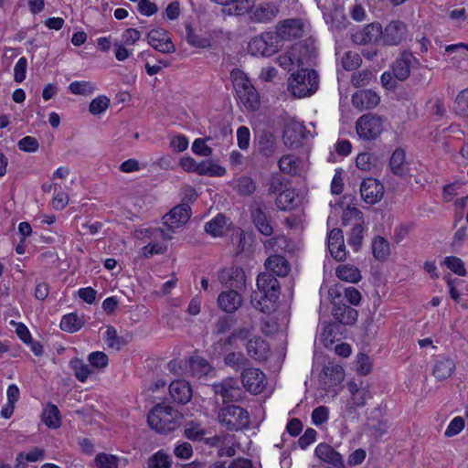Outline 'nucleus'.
Returning <instances> with one entry per match:
<instances>
[{
	"mask_svg": "<svg viewBox=\"0 0 468 468\" xmlns=\"http://www.w3.org/2000/svg\"><path fill=\"white\" fill-rule=\"evenodd\" d=\"M258 292L251 293V304L262 313L271 314L278 307L281 284L271 272H261L257 277Z\"/></svg>",
	"mask_w": 468,
	"mask_h": 468,
	"instance_id": "f257e3e1",
	"label": "nucleus"
},
{
	"mask_svg": "<svg viewBox=\"0 0 468 468\" xmlns=\"http://www.w3.org/2000/svg\"><path fill=\"white\" fill-rule=\"evenodd\" d=\"M183 415L169 405L157 404L148 413L149 426L158 433H167L180 425Z\"/></svg>",
	"mask_w": 468,
	"mask_h": 468,
	"instance_id": "f03ea898",
	"label": "nucleus"
},
{
	"mask_svg": "<svg viewBox=\"0 0 468 468\" xmlns=\"http://www.w3.org/2000/svg\"><path fill=\"white\" fill-rule=\"evenodd\" d=\"M319 86L318 74L312 69H301L292 74L289 90L293 97L303 98L314 94Z\"/></svg>",
	"mask_w": 468,
	"mask_h": 468,
	"instance_id": "7ed1b4c3",
	"label": "nucleus"
},
{
	"mask_svg": "<svg viewBox=\"0 0 468 468\" xmlns=\"http://www.w3.org/2000/svg\"><path fill=\"white\" fill-rule=\"evenodd\" d=\"M218 420L221 426L229 431H238L250 425L249 412L237 405H228L220 409Z\"/></svg>",
	"mask_w": 468,
	"mask_h": 468,
	"instance_id": "20e7f679",
	"label": "nucleus"
},
{
	"mask_svg": "<svg viewBox=\"0 0 468 468\" xmlns=\"http://www.w3.org/2000/svg\"><path fill=\"white\" fill-rule=\"evenodd\" d=\"M282 47L279 36L273 32H264L249 42V51L253 56L271 57Z\"/></svg>",
	"mask_w": 468,
	"mask_h": 468,
	"instance_id": "39448f33",
	"label": "nucleus"
},
{
	"mask_svg": "<svg viewBox=\"0 0 468 468\" xmlns=\"http://www.w3.org/2000/svg\"><path fill=\"white\" fill-rule=\"evenodd\" d=\"M234 87L239 101L250 110L256 111L260 107V96L250 80L242 73L234 77Z\"/></svg>",
	"mask_w": 468,
	"mask_h": 468,
	"instance_id": "423d86ee",
	"label": "nucleus"
},
{
	"mask_svg": "<svg viewBox=\"0 0 468 468\" xmlns=\"http://www.w3.org/2000/svg\"><path fill=\"white\" fill-rule=\"evenodd\" d=\"M357 135L364 140H375L383 131V119L372 113L363 114L356 122Z\"/></svg>",
	"mask_w": 468,
	"mask_h": 468,
	"instance_id": "0eeeda50",
	"label": "nucleus"
},
{
	"mask_svg": "<svg viewBox=\"0 0 468 468\" xmlns=\"http://www.w3.org/2000/svg\"><path fill=\"white\" fill-rule=\"evenodd\" d=\"M249 211L251 222L258 231L264 236H271L273 228L263 201H253L249 207Z\"/></svg>",
	"mask_w": 468,
	"mask_h": 468,
	"instance_id": "6e6552de",
	"label": "nucleus"
},
{
	"mask_svg": "<svg viewBox=\"0 0 468 468\" xmlns=\"http://www.w3.org/2000/svg\"><path fill=\"white\" fill-rule=\"evenodd\" d=\"M213 391L219 395L224 402L239 401L243 399L244 392L239 386L238 379L234 378H226L221 382L212 385Z\"/></svg>",
	"mask_w": 468,
	"mask_h": 468,
	"instance_id": "1a4fd4ad",
	"label": "nucleus"
},
{
	"mask_svg": "<svg viewBox=\"0 0 468 468\" xmlns=\"http://www.w3.org/2000/svg\"><path fill=\"white\" fill-rule=\"evenodd\" d=\"M243 388L251 394L258 395L263 391L266 386V377L259 368H244L240 375Z\"/></svg>",
	"mask_w": 468,
	"mask_h": 468,
	"instance_id": "9d476101",
	"label": "nucleus"
},
{
	"mask_svg": "<svg viewBox=\"0 0 468 468\" xmlns=\"http://www.w3.org/2000/svg\"><path fill=\"white\" fill-rule=\"evenodd\" d=\"M184 434L188 440L204 442L209 448L218 447L221 442L220 437L208 436L210 432L194 421H190L185 426Z\"/></svg>",
	"mask_w": 468,
	"mask_h": 468,
	"instance_id": "9b49d317",
	"label": "nucleus"
},
{
	"mask_svg": "<svg viewBox=\"0 0 468 468\" xmlns=\"http://www.w3.org/2000/svg\"><path fill=\"white\" fill-rule=\"evenodd\" d=\"M148 44L156 51L163 54L176 52V46L170 37L168 31L163 28L152 29L146 36Z\"/></svg>",
	"mask_w": 468,
	"mask_h": 468,
	"instance_id": "f8f14e48",
	"label": "nucleus"
},
{
	"mask_svg": "<svg viewBox=\"0 0 468 468\" xmlns=\"http://www.w3.org/2000/svg\"><path fill=\"white\" fill-rule=\"evenodd\" d=\"M304 33V24L300 18H289L281 21L276 27L275 34L279 40H292L300 38Z\"/></svg>",
	"mask_w": 468,
	"mask_h": 468,
	"instance_id": "ddd939ff",
	"label": "nucleus"
},
{
	"mask_svg": "<svg viewBox=\"0 0 468 468\" xmlns=\"http://www.w3.org/2000/svg\"><path fill=\"white\" fill-rule=\"evenodd\" d=\"M218 280L222 285L229 289L241 291L246 288V275L240 267L233 266L221 270Z\"/></svg>",
	"mask_w": 468,
	"mask_h": 468,
	"instance_id": "4468645a",
	"label": "nucleus"
},
{
	"mask_svg": "<svg viewBox=\"0 0 468 468\" xmlns=\"http://www.w3.org/2000/svg\"><path fill=\"white\" fill-rule=\"evenodd\" d=\"M360 194L366 203L374 205L383 197L384 186L375 178H366L360 185Z\"/></svg>",
	"mask_w": 468,
	"mask_h": 468,
	"instance_id": "2eb2a0df",
	"label": "nucleus"
},
{
	"mask_svg": "<svg viewBox=\"0 0 468 468\" xmlns=\"http://www.w3.org/2000/svg\"><path fill=\"white\" fill-rule=\"evenodd\" d=\"M190 217V206L186 203H181L164 217V224L170 229H176L186 224Z\"/></svg>",
	"mask_w": 468,
	"mask_h": 468,
	"instance_id": "dca6fc26",
	"label": "nucleus"
},
{
	"mask_svg": "<svg viewBox=\"0 0 468 468\" xmlns=\"http://www.w3.org/2000/svg\"><path fill=\"white\" fill-rule=\"evenodd\" d=\"M217 302L219 309L225 313L233 314L241 306L243 297L239 291L229 289L221 292L218 296Z\"/></svg>",
	"mask_w": 468,
	"mask_h": 468,
	"instance_id": "f3484780",
	"label": "nucleus"
},
{
	"mask_svg": "<svg viewBox=\"0 0 468 468\" xmlns=\"http://www.w3.org/2000/svg\"><path fill=\"white\" fill-rule=\"evenodd\" d=\"M407 26L399 20L391 21L382 30L381 37L386 45H399L406 37Z\"/></svg>",
	"mask_w": 468,
	"mask_h": 468,
	"instance_id": "a211bd4d",
	"label": "nucleus"
},
{
	"mask_svg": "<svg viewBox=\"0 0 468 468\" xmlns=\"http://www.w3.org/2000/svg\"><path fill=\"white\" fill-rule=\"evenodd\" d=\"M418 62L419 60L411 52L404 51L392 64V72L395 79L400 81L407 80L410 76V68L413 66V63Z\"/></svg>",
	"mask_w": 468,
	"mask_h": 468,
	"instance_id": "6ab92c4d",
	"label": "nucleus"
},
{
	"mask_svg": "<svg viewBox=\"0 0 468 468\" xmlns=\"http://www.w3.org/2000/svg\"><path fill=\"white\" fill-rule=\"evenodd\" d=\"M382 35V27L379 23H371L363 29L352 34L351 39L355 44L366 45L378 40Z\"/></svg>",
	"mask_w": 468,
	"mask_h": 468,
	"instance_id": "aec40b11",
	"label": "nucleus"
},
{
	"mask_svg": "<svg viewBox=\"0 0 468 468\" xmlns=\"http://www.w3.org/2000/svg\"><path fill=\"white\" fill-rule=\"evenodd\" d=\"M327 245L328 250L335 260L337 261H343L346 259L343 231L340 229L335 228L330 231Z\"/></svg>",
	"mask_w": 468,
	"mask_h": 468,
	"instance_id": "412c9836",
	"label": "nucleus"
},
{
	"mask_svg": "<svg viewBox=\"0 0 468 468\" xmlns=\"http://www.w3.org/2000/svg\"><path fill=\"white\" fill-rule=\"evenodd\" d=\"M314 454L321 461L333 465L335 468H343L342 455L327 443H320L314 450Z\"/></svg>",
	"mask_w": 468,
	"mask_h": 468,
	"instance_id": "4be33fe9",
	"label": "nucleus"
},
{
	"mask_svg": "<svg viewBox=\"0 0 468 468\" xmlns=\"http://www.w3.org/2000/svg\"><path fill=\"white\" fill-rule=\"evenodd\" d=\"M345 378V371L341 366H325L319 375L320 381L326 389L339 385Z\"/></svg>",
	"mask_w": 468,
	"mask_h": 468,
	"instance_id": "5701e85b",
	"label": "nucleus"
},
{
	"mask_svg": "<svg viewBox=\"0 0 468 468\" xmlns=\"http://www.w3.org/2000/svg\"><path fill=\"white\" fill-rule=\"evenodd\" d=\"M169 393L175 402L182 405L189 402L192 398V388L185 380L173 381L169 385Z\"/></svg>",
	"mask_w": 468,
	"mask_h": 468,
	"instance_id": "b1692460",
	"label": "nucleus"
},
{
	"mask_svg": "<svg viewBox=\"0 0 468 468\" xmlns=\"http://www.w3.org/2000/svg\"><path fill=\"white\" fill-rule=\"evenodd\" d=\"M380 101V97L371 90L356 92L352 96V103L358 110L372 109Z\"/></svg>",
	"mask_w": 468,
	"mask_h": 468,
	"instance_id": "393cba45",
	"label": "nucleus"
},
{
	"mask_svg": "<svg viewBox=\"0 0 468 468\" xmlns=\"http://www.w3.org/2000/svg\"><path fill=\"white\" fill-rule=\"evenodd\" d=\"M246 349L248 355L258 361L266 360L270 352L268 343L260 336L250 339L247 342Z\"/></svg>",
	"mask_w": 468,
	"mask_h": 468,
	"instance_id": "a878e982",
	"label": "nucleus"
},
{
	"mask_svg": "<svg viewBox=\"0 0 468 468\" xmlns=\"http://www.w3.org/2000/svg\"><path fill=\"white\" fill-rule=\"evenodd\" d=\"M250 12H251V21L256 23H269L278 16L279 8L273 3H266Z\"/></svg>",
	"mask_w": 468,
	"mask_h": 468,
	"instance_id": "bb28decb",
	"label": "nucleus"
},
{
	"mask_svg": "<svg viewBox=\"0 0 468 468\" xmlns=\"http://www.w3.org/2000/svg\"><path fill=\"white\" fill-rule=\"evenodd\" d=\"M333 316L342 324H353L356 322L358 313L345 303H334Z\"/></svg>",
	"mask_w": 468,
	"mask_h": 468,
	"instance_id": "cd10ccee",
	"label": "nucleus"
},
{
	"mask_svg": "<svg viewBox=\"0 0 468 468\" xmlns=\"http://www.w3.org/2000/svg\"><path fill=\"white\" fill-rule=\"evenodd\" d=\"M303 139V126L299 122H292L285 126L283 131V142L290 147H298Z\"/></svg>",
	"mask_w": 468,
	"mask_h": 468,
	"instance_id": "c85d7f7f",
	"label": "nucleus"
},
{
	"mask_svg": "<svg viewBox=\"0 0 468 468\" xmlns=\"http://www.w3.org/2000/svg\"><path fill=\"white\" fill-rule=\"evenodd\" d=\"M191 376L200 378L215 372V368L202 356H192L188 361Z\"/></svg>",
	"mask_w": 468,
	"mask_h": 468,
	"instance_id": "c756f323",
	"label": "nucleus"
},
{
	"mask_svg": "<svg viewBox=\"0 0 468 468\" xmlns=\"http://www.w3.org/2000/svg\"><path fill=\"white\" fill-rule=\"evenodd\" d=\"M267 272L273 273L274 276L285 277L290 271V265L285 258L280 255H271L265 261Z\"/></svg>",
	"mask_w": 468,
	"mask_h": 468,
	"instance_id": "7c9ffc66",
	"label": "nucleus"
},
{
	"mask_svg": "<svg viewBox=\"0 0 468 468\" xmlns=\"http://www.w3.org/2000/svg\"><path fill=\"white\" fill-rule=\"evenodd\" d=\"M276 149V139L273 133L268 131H261L258 137V151L265 156L271 157Z\"/></svg>",
	"mask_w": 468,
	"mask_h": 468,
	"instance_id": "2f4dec72",
	"label": "nucleus"
},
{
	"mask_svg": "<svg viewBox=\"0 0 468 468\" xmlns=\"http://www.w3.org/2000/svg\"><path fill=\"white\" fill-rule=\"evenodd\" d=\"M315 48L312 44L299 43L292 48V57L297 60L298 64H310L311 60L315 57Z\"/></svg>",
	"mask_w": 468,
	"mask_h": 468,
	"instance_id": "473e14b6",
	"label": "nucleus"
},
{
	"mask_svg": "<svg viewBox=\"0 0 468 468\" xmlns=\"http://www.w3.org/2000/svg\"><path fill=\"white\" fill-rule=\"evenodd\" d=\"M454 369L455 364L453 360L450 358H441L436 360L432 369V374L438 380H443L450 378Z\"/></svg>",
	"mask_w": 468,
	"mask_h": 468,
	"instance_id": "72a5a7b5",
	"label": "nucleus"
},
{
	"mask_svg": "<svg viewBox=\"0 0 468 468\" xmlns=\"http://www.w3.org/2000/svg\"><path fill=\"white\" fill-rule=\"evenodd\" d=\"M301 164V159L292 154H286L282 156L278 162L280 170L282 173L288 174L290 176L300 175Z\"/></svg>",
	"mask_w": 468,
	"mask_h": 468,
	"instance_id": "f704fd0d",
	"label": "nucleus"
},
{
	"mask_svg": "<svg viewBox=\"0 0 468 468\" xmlns=\"http://www.w3.org/2000/svg\"><path fill=\"white\" fill-rule=\"evenodd\" d=\"M42 420L48 428H58L61 424L58 408L52 403H48L42 412Z\"/></svg>",
	"mask_w": 468,
	"mask_h": 468,
	"instance_id": "c9c22d12",
	"label": "nucleus"
},
{
	"mask_svg": "<svg viewBox=\"0 0 468 468\" xmlns=\"http://www.w3.org/2000/svg\"><path fill=\"white\" fill-rule=\"evenodd\" d=\"M84 324L82 316H79L76 313L65 314L60 322V329L68 333H75L79 331Z\"/></svg>",
	"mask_w": 468,
	"mask_h": 468,
	"instance_id": "e433bc0d",
	"label": "nucleus"
},
{
	"mask_svg": "<svg viewBox=\"0 0 468 468\" xmlns=\"http://www.w3.org/2000/svg\"><path fill=\"white\" fill-rule=\"evenodd\" d=\"M275 205L282 211L294 208L296 207L294 190L286 187L283 191L278 194V197L275 199Z\"/></svg>",
	"mask_w": 468,
	"mask_h": 468,
	"instance_id": "4c0bfd02",
	"label": "nucleus"
},
{
	"mask_svg": "<svg viewBox=\"0 0 468 468\" xmlns=\"http://www.w3.org/2000/svg\"><path fill=\"white\" fill-rule=\"evenodd\" d=\"M405 151L402 148H396L389 160V166L392 173L399 176L405 175Z\"/></svg>",
	"mask_w": 468,
	"mask_h": 468,
	"instance_id": "58836bf2",
	"label": "nucleus"
},
{
	"mask_svg": "<svg viewBox=\"0 0 468 468\" xmlns=\"http://www.w3.org/2000/svg\"><path fill=\"white\" fill-rule=\"evenodd\" d=\"M336 275L341 281L358 282L361 280L360 271L353 265H340L336 269Z\"/></svg>",
	"mask_w": 468,
	"mask_h": 468,
	"instance_id": "ea45409f",
	"label": "nucleus"
},
{
	"mask_svg": "<svg viewBox=\"0 0 468 468\" xmlns=\"http://www.w3.org/2000/svg\"><path fill=\"white\" fill-rule=\"evenodd\" d=\"M356 165L360 170L369 172L378 168L380 162L378 157L374 154L362 153L357 155Z\"/></svg>",
	"mask_w": 468,
	"mask_h": 468,
	"instance_id": "a19ab883",
	"label": "nucleus"
},
{
	"mask_svg": "<svg viewBox=\"0 0 468 468\" xmlns=\"http://www.w3.org/2000/svg\"><path fill=\"white\" fill-rule=\"evenodd\" d=\"M340 290H343L345 298L351 304L358 305L360 303L361 293L359 292V291L357 289H356L354 287L343 288L341 285L336 286L335 288H331L329 290V295L333 296L334 294H335L336 297H340L342 294Z\"/></svg>",
	"mask_w": 468,
	"mask_h": 468,
	"instance_id": "79ce46f5",
	"label": "nucleus"
},
{
	"mask_svg": "<svg viewBox=\"0 0 468 468\" xmlns=\"http://www.w3.org/2000/svg\"><path fill=\"white\" fill-rule=\"evenodd\" d=\"M374 257L378 261H385L389 255V243L382 237H376L372 242Z\"/></svg>",
	"mask_w": 468,
	"mask_h": 468,
	"instance_id": "37998d69",
	"label": "nucleus"
},
{
	"mask_svg": "<svg viewBox=\"0 0 468 468\" xmlns=\"http://www.w3.org/2000/svg\"><path fill=\"white\" fill-rule=\"evenodd\" d=\"M224 363L236 370L247 368L250 365L249 359L241 352H230L224 357Z\"/></svg>",
	"mask_w": 468,
	"mask_h": 468,
	"instance_id": "c03bdc74",
	"label": "nucleus"
},
{
	"mask_svg": "<svg viewBox=\"0 0 468 468\" xmlns=\"http://www.w3.org/2000/svg\"><path fill=\"white\" fill-rule=\"evenodd\" d=\"M268 194L276 195L280 194L286 187H288V181L282 175L275 173L271 175L268 183Z\"/></svg>",
	"mask_w": 468,
	"mask_h": 468,
	"instance_id": "a18cd8bd",
	"label": "nucleus"
},
{
	"mask_svg": "<svg viewBox=\"0 0 468 468\" xmlns=\"http://www.w3.org/2000/svg\"><path fill=\"white\" fill-rule=\"evenodd\" d=\"M226 226V217L223 214L217 215L206 223L205 231L214 237L221 236Z\"/></svg>",
	"mask_w": 468,
	"mask_h": 468,
	"instance_id": "49530a36",
	"label": "nucleus"
},
{
	"mask_svg": "<svg viewBox=\"0 0 468 468\" xmlns=\"http://www.w3.org/2000/svg\"><path fill=\"white\" fill-rule=\"evenodd\" d=\"M197 174L200 176H223L226 175V168L206 160L199 163Z\"/></svg>",
	"mask_w": 468,
	"mask_h": 468,
	"instance_id": "de8ad7c7",
	"label": "nucleus"
},
{
	"mask_svg": "<svg viewBox=\"0 0 468 468\" xmlns=\"http://www.w3.org/2000/svg\"><path fill=\"white\" fill-rule=\"evenodd\" d=\"M172 461L170 456L160 450L148 459V468H171Z\"/></svg>",
	"mask_w": 468,
	"mask_h": 468,
	"instance_id": "09e8293b",
	"label": "nucleus"
},
{
	"mask_svg": "<svg viewBox=\"0 0 468 468\" xmlns=\"http://www.w3.org/2000/svg\"><path fill=\"white\" fill-rule=\"evenodd\" d=\"M104 340L110 348L116 350L122 349L126 345L123 337L119 336L116 329L112 325L107 326Z\"/></svg>",
	"mask_w": 468,
	"mask_h": 468,
	"instance_id": "8fccbe9b",
	"label": "nucleus"
},
{
	"mask_svg": "<svg viewBox=\"0 0 468 468\" xmlns=\"http://www.w3.org/2000/svg\"><path fill=\"white\" fill-rule=\"evenodd\" d=\"M70 367L74 371V376L80 382H85L91 373L89 366L77 357L70 361Z\"/></svg>",
	"mask_w": 468,
	"mask_h": 468,
	"instance_id": "3c124183",
	"label": "nucleus"
},
{
	"mask_svg": "<svg viewBox=\"0 0 468 468\" xmlns=\"http://www.w3.org/2000/svg\"><path fill=\"white\" fill-rule=\"evenodd\" d=\"M211 1L218 5H229L232 4H236V11L239 15L250 13V11L254 6V0H211Z\"/></svg>",
	"mask_w": 468,
	"mask_h": 468,
	"instance_id": "603ef678",
	"label": "nucleus"
},
{
	"mask_svg": "<svg viewBox=\"0 0 468 468\" xmlns=\"http://www.w3.org/2000/svg\"><path fill=\"white\" fill-rule=\"evenodd\" d=\"M454 111L458 115L468 118V88L461 90L456 96Z\"/></svg>",
	"mask_w": 468,
	"mask_h": 468,
	"instance_id": "864d4df0",
	"label": "nucleus"
},
{
	"mask_svg": "<svg viewBox=\"0 0 468 468\" xmlns=\"http://www.w3.org/2000/svg\"><path fill=\"white\" fill-rule=\"evenodd\" d=\"M256 190V183L250 176H240L237 180V191L239 195L249 197Z\"/></svg>",
	"mask_w": 468,
	"mask_h": 468,
	"instance_id": "5fc2aeb1",
	"label": "nucleus"
},
{
	"mask_svg": "<svg viewBox=\"0 0 468 468\" xmlns=\"http://www.w3.org/2000/svg\"><path fill=\"white\" fill-rule=\"evenodd\" d=\"M186 39L189 45L200 48H207L210 45L209 40L196 34L191 26L187 25L186 27Z\"/></svg>",
	"mask_w": 468,
	"mask_h": 468,
	"instance_id": "6e6d98bb",
	"label": "nucleus"
},
{
	"mask_svg": "<svg viewBox=\"0 0 468 468\" xmlns=\"http://www.w3.org/2000/svg\"><path fill=\"white\" fill-rule=\"evenodd\" d=\"M362 63V58L358 53L347 51L342 58V66L346 70H355Z\"/></svg>",
	"mask_w": 468,
	"mask_h": 468,
	"instance_id": "4d7b16f0",
	"label": "nucleus"
},
{
	"mask_svg": "<svg viewBox=\"0 0 468 468\" xmlns=\"http://www.w3.org/2000/svg\"><path fill=\"white\" fill-rule=\"evenodd\" d=\"M444 264L447 268L459 276H465L467 274L463 261L455 256H448L444 259Z\"/></svg>",
	"mask_w": 468,
	"mask_h": 468,
	"instance_id": "13d9d810",
	"label": "nucleus"
},
{
	"mask_svg": "<svg viewBox=\"0 0 468 468\" xmlns=\"http://www.w3.org/2000/svg\"><path fill=\"white\" fill-rule=\"evenodd\" d=\"M94 462L97 468L118 467V458L112 454L99 453L96 455Z\"/></svg>",
	"mask_w": 468,
	"mask_h": 468,
	"instance_id": "bf43d9fd",
	"label": "nucleus"
},
{
	"mask_svg": "<svg viewBox=\"0 0 468 468\" xmlns=\"http://www.w3.org/2000/svg\"><path fill=\"white\" fill-rule=\"evenodd\" d=\"M71 93L77 95H88L92 93L94 86L90 81H74L69 86Z\"/></svg>",
	"mask_w": 468,
	"mask_h": 468,
	"instance_id": "052dcab7",
	"label": "nucleus"
},
{
	"mask_svg": "<svg viewBox=\"0 0 468 468\" xmlns=\"http://www.w3.org/2000/svg\"><path fill=\"white\" fill-rule=\"evenodd\" d=\"M110 100L106 96H99L90 103L89 111L93 115H98L107 110Z\"/></svg>",
	"mask_w": 468,
	"mask_h": 468,
	"instance_id": "680f3d73",
	"label": "nucleus"
},
{
	"mask_svg": "<svg viewBox=\"0 0 468 468\" xmlns=\"http://www.w3.org/2000/svg\"><path fill=\"white\" fill-rule=\"evenodd\" d=\"M233 323L230 317L221 316L215 323L212 333L217 335H224L231 329Z\"/></svg>",
	"mask_w": 468,
	"mask_h": 468,
	"instance_id": "e2e57ef3",
	"label": "nucleus"
},
{
	"mask_svg": "<svg viewBox=\"0 0 468 468\" xmlns=\"http://www.w3.org/2000/svg\"><path fill=\"white\" fill-rule=\"evenodd\" d=\"M461 49L468 50V44H464V43L452 44V45H449L445 48V51L447 53H455L454 57H452L451 58V60H452V64L456 67H459L457 65V62H459V59L463 58L466 56L465 52H463V51L460 52Z\"/></svg>",
	"mask_w": 468,
	"mask_h": 468,
	"instance_id": "0e129e2a",
	"label": "nucleus"
},
{
	"mask_svg": "<svg viewBox=\"0 0 468 468\" xmlns=\"http://www.w3.org/2000/svg\"><path fill=\"white\" fill-rule=\"evenodd\" d=\"M90 364L96 368H104L108 366L109 358L104 352L95 351L89 355Z\"/></svg>",
	"mask_w": 468,
	"mask_h": 468,
	"instance_id": "69168bd1",
	"label": "nucleus"
},
{
	"mask_svg": "<svg viewBox=\"0 0 468 468\" xmlns=\"http://www.w3.org/2000/svg\"><path fill=\"white\" fill-rule=\"evenodd\" d=\"M363 227L359 223L356 224L351 229L348 238V244L353 246L356 250H357L361 245L363 239Z\"/></svg>",
	"mask_w": 468,
	"mask_h": 468,
	"instance_id": "338daca9",
	"label": "nucleus"
},
{
	"mask_svg": "<svg viewBox=\"0 0 468 468\" xmlns=\"http://www.w3.org/2000/svg\"><path fill=\"white\" fill-rule=\"evenodd\" d=\"M17 146L21 151L34 153L37 151L39 144L35 137L26 136L19 140Z\"/></svg>",
	"mask_w": 468,
	"mask_h": 468,
	"instance_id": "774afa93",
	"label": "nucleus"
}]
</instances>
